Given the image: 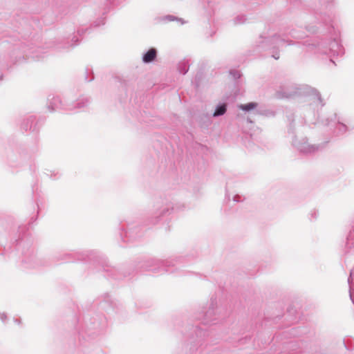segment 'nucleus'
<instances>
[{
    "label": "nucleus",
    "mask_w": 354,
    "mask_h": 354,
    "mask_svg": "<svg viewBox=\"0 0 354 354\" xmlns=\"http://www.w3.org/2000/svg\"><path fill=\"white\" fill-rule=\"evenodd\" d=\"M305 28L309 33L317 36L303 42L296 41L293 39H304L305 32L292 28L281 35L274 33L267 35L263 33L257 40L256 46L261 50L269 51L274 59H278L281 47L284 45H297L301 48L305 55H326L330 62L335 64L333 57L342 56L344 48L342 44L340 31L335 26L333 17L326 12H315L314 22L306 24Z\"/></svg>",
    "instance_id": "1"
},
{
    "label": "nucleus",
    "mask_w": 354,
    "mask_h": 354,
    "mask_svg": "<svg viewBox=\"0 0 354 354\" xmlns=\"http://www.w3.org/2000/svg\"><path fill=\"white\" fill-rule=\"evenodd\" d=\"M277 95L281 98H292L296 97H303L307 106H304L301 109V115L306 111L315 110L319 107H322L324 104L322 102L320 93L315 88L306 85H299L292 82H286L283 83L277 91ZM297 110V109H295Z\"/></svg>",
    "instance_id": "2"
},
{
    "label": "nucleus",
    "mask_w": 354,
    "mask_h": 354,
    "mask_svg": "<svg viewBox=\"0 0 354 354\" xmlns=\"http://www.w3.org/2000/svg\"><path fill=\"white\" fill-rule=\"evenodd\" d=\"M301 111L299 109L286 111L288 133L293 135L292 145L298 151L303 154H313L322 150L324 145L311 144L306 137L299 138L295 136L297 128L306 123V115H301Z\"/></svg>",
    "instance_id": "3"
},
{
    "label": "nucleus",
    "mask_w": 354,
    "mask_h": 354,
    "mask_svg": "<svg viewBox=\"0 0 354 354\" xmlns=\"http://www.w3.org/2000/svg\"><path fill=\"white\" fill-rule=\"evenodd\" d=\"M26 228V226L19 227L20 235L16 240L17 249L20 254L19 257L20 265L24 269L39 268L44 266L46 262L38 255L37 250L32 246L31 240L24 233Z\"/></svg>",
    "instance_id": "4"
},
{
    "label": "nucleus",
    "mask_w": 354,
    "mask_h": 354,
    "mask_svg": "<svg viewBox=\"0 0 354 354\" xmlns=\"http://www.w3.org/2000/svg\"><path fill=\"white\" fill-rule=\"evenodd\" d=\"M89 98L81 96L76 98L73 94L68 93L63 96L53 95L48 98L47 107L51 111H75L88 106Z\"/></svg>",
    "instance_id": "5"
},
{
    "label": "nucleus",
    "mask_w": 354,
    "mask_h": 354,
    "mask_svg": "<svg viewBox=\"0 0 354 354\" xmlns=\"http://www.w3.org/2000/svg\"><path fill=\"white\" fill-rule=\"evenodd\" d=\"M185 208L184 205L175 207L174 204L167 198L157 199L153 205V212L149 218L152 225L165 224L170 219V216L174 209L183 210Z\"/></svg>",
    "instance_id": "6"
},
{
    "label": "nucleus",
    "mask_w": 354,
    "mask_h": 354,
    "mask_svg": "<svg viewBox=\"0 0 354 354\" xmlns=\"http://www.w3.org/2000/svg\"><path fill=\"white\" fill-rule=\"evenodd\" d=\"M180 257H171L165 260L158 259H149L144 261L142 268L145 270L153 272L155 274L164 273H176L180 271L178 268H175L181 263Z\"/></svg>",
    "instance_id": "7"
},
{
    "label": "nucleus",
    "mask_w": 354,
    "mask_h": 354,
    "mask_svg": "<svg viewBox=\"0 0 354 354\" xmlns=\"http://www.w3.org/2000/svg\"><path fill=\"white\" fill-rule=\"evenodd\" d=\"M318 124L328 128L330 133L335 136H343L350 130L348 126L340 120L336 113H331L321 118Z\"/></svg>",
    "instance_id": "8"
},
{
    "label": "nucleus",
    "mask_w": 354,
    "mask_h": 354,
    "mask_svg": "<svg viewBox=\"0 0 354 354\" xmlns=\"http://www.w3.org/2000/svg\"><path fill=\"white\" fill-rule=\"evenodd\" d=\"M79 37L75 33L67 37L58 38L52 43L47 44V48H53L57 50H70L79 44Z\"/></svg>",
    "instance_id": "9"
},
{
    "label": "nucleus",
    "mask_w": 354,
    "mask_h": 354,
    "mask_svg": "<svg viewBox=\"0 0 354 354\" xmlns=\"http://www.w3.org/2000/svg\"><path fill=\"white\" fill-rule=\"evenodd\" d=\"M218 312L217 300L216 298L212 297L210 303L208 304V307L203 308L201 313V315L199 317H197V319L201 320L203 324L206 325L218 319Z\"/></svg>",
    "instance_id": "10"
},
{
    "label": "nucleus",
    "mask_w": 354,
    "mask_h": 354,
    "mask_svg": "<svg viewBox=\"0 0 354 354\" xmlns=\"http://www.w3.org/2000/svg\"><path fill=\"white\" fill-rule=\"evenodd\" d=\"M23 53L26 57H31L34 60L39 61L46 56L47 50L41 46H28L23 50Z\"/></svg>",
    "instance_id": "11"
},
{
    "label": "nucleus",
    "mask_w": 354,
    "mask_h": 354,
    "mask_svg": "<svg viewBox=\"0 0 354 354\" xmlns=\"http://www.w3.org/2000/svg\"><path fill=\"white\" fill-rule=\"evenodd\" d=\"M194 331L196 334L195 337H192L190 339V350L192 352L197 349V346L202 344V341L204 340L205 337L208 335V333L205 329L201 328L199 326H195Z\"/></svg>",
    "instance_id": "12"
},
{
    "label": "nucleus",
    "mask_w": 354,
    "mask_h": 354,
    "mask_svg": "<svg viewBox=\"0 0 354 354\" xmlns=\"http://www.w3.org/2000/svg\"><path fill=\"white\" fill-rule=\"evenodd\" d=\"M319 3L321 6V8L326 11L324 12L331 15L333 17V20L335 21V17L334 15L329 12H331L332 10H335L337 6H338V1L337 0H319ZM315 12H320V10H314L313 15L315 16ZM321 12H324L323 11H321ZM335 27L338 29L335 22L334 21Z\"/></svg>",
    "instance_id": "13"
},
{
    "label": "nucleus",
    "mask_w": 354,
    "mask_h": 354,
    "mask_svg": "<svg viewBox=\"0 0 354 354\" xmlns=\"http://www.w3.org/2000/svg\"><path fill=\"white\" fill-rule=\"evenodd\" d=\"M158 56V50L151 47L142 54V61L145 64H150L154 62Z\"/></svg>",
    "instance_id": "14"
},
{
    "label": "nucleus",
    "mask_w": 354,
    "mask_h": 354,
    "mask_svg": "<svg viewBox=\"0 0 354 354\" xmlns=\"http://www.w3.org/2000/svg\"><path fill=\"white\" fill-rule=\"evenodd\" d=\"M36 118L34 115H30L25 118L21 123V129L26 131L29 130L32 132L37 131V128L35 122Z\"/></svg>",
    "instance_id": "15"
},
{
    "label": "nucleus",
    "mask_w": 354,
    "mask_h": 354,
    "mask_svg": "<svg viewBox=\"0 0 354 354\" xmlns=\"http://www.w3.org/2000/svg\"><path fill=\"white\" fill-rule=\"evenodd\" d=\"M203 3L207 15L212 17L216 8L217 0H203Z\"/></svg>",
    "instance_id": "16"
},
{
    "label": "nucleus",
    "mask_w": 354,
    "mask_h": 354,
    "mask_svg": "<svg viewBox=\"0 0 354 354\" xmlns=\"http://www.w3.org/2000/svg\"><path fill=\"white\" fill-rule=\"evenodd\" d=\"M125 238L127 239V241H133L136 239L140 237L142 234L140 232V229L138 227H136L135 228L129 227L128 228L124 234Z\"/></svg>",
    "instance_id": "17"
},
{
    "label": "nucleus",
    "mask_w": 354,
    "mask_h": 354,
    "mask_svg": "<svg viewBox=\"0 0 354 354\" xmlns=\"http://www.w3.org/2000/svg\"><path fill=\"white\" fill-rule=\"evenodd\" d=\"M249 18L243 13H238L230 20V24L234 26L243 25L248 23Z\"/></svg>",
    "instance_id": "18"
},
{
    "label": "nucleus",
    "mask_w": 354,
    "mask_h": 354,
    "mask_svg": "<svg viewBox=\"0 0 354 354\" xmlns=\"http://www.w3.org/2000/svg\"><path fill=\"white\" fill-rule=\"evenodd\" d=\"M227 109V104L226 102L218 103L215 108V110L212 114L214 118H218L223 115Z\"/></svg>",
    "instance_id": "19"
},
{
    "label": "nucleus",
    "mask_w": 354,
    "mask_h": 354,
    "mask_svg": "<svg viewBox=\"0 0 354 354\" xmlns=\"http://www.w3.org/2000/svg\"><path fill=\"white\" fill-rule=\"evenodd\" d=\"M44 174L52 180L59 179L61 176V174L57 170H50L48 169H45L44 171Z\"/></svg>",
    "instance_id": "20"
},
{
    "label": "nucleus",
    "mask_w": 354,
    "mask_h": 354,
    "mask_svg": "<svg viewBox=\"0 0 354 354\" xmlns=\"http://www.w3.org/2000/svg\"><path fill=\"white\" fill-rule=\"evenodd\" d=\"M189 68L188 62L186 60L181 61L178 64V71L180 73L185 75Z\"/></svg>",
    "instance_id": "21"
},
{
    "label": "nucleus",
    "mask_w": 354,
    "mask_h": 354,
    "mask_svg": "<svg viewBox=\"0 0 354 354\" xmlns=\"http://www.w3.org/2000/svg\"><path fill=\"white\" fill-rule=\"evenodd\" d=\"M257 105L258 104L257 102H252L245 104H239L238 107L239 109L248 112L256 109L257 107Z\"/></svg>",
    "instance_id": "22"
},
{
    "label": "nucleus",
    "mask_w": 354,
    "mask_h": 354,
    "mask_svg": "<svg viewBox=\"0 0 354 354\" xmlns=\"http://www.w3.org/2000/svg\"><path fill=\"white\" fill-rule=\"evenodd\" d=\"M160 21H163V22H170V21H180L181 24H184V21L183 19L178 18L177 17H175V16L171 15H167L162 17L160 19Z\"/></svg>",
    "instance_id": "23"
},
{
    "label": "nucleus",
    "mask_w": 354,
    "mask_h": 354,
    "mask_svg": "<svg viewBox=\"0 0 354 354\" xmlns=\"http://www.w3.org/2000/svg\"><path fill=\"white\" fill-rule=\"evenodd\" d=\"M230 74L233 77L234 80L239 79L241 77V73L237 70H231Z\"/></svg>",
    "instance_id": "24"
},
{
    "label": "nucleus",
    "mask_w": 354,
    "mask_h": 354,
    "mask_svg": "<svg viewBox=\"0 0 354 354\" xmlns=\"http://www.w3.org/2000/svg\"><path fill=\"white\" fill-rule=\"evenodd\" d=\"M319 213L316 209H313L310 213V219L311 221L317 219L318 217Z\"/></svg>",
    "instance_id": "25"
},
{
    "label": "nucleus",
    "mask_w": 354,
    "mask_h": 354,
    "mask_svg": "<svg viewBox=\"0 0 354 354\" xmlns=\"http://www.w3.org/2000/svg\"><path fill=\"white\" fill-rule=\"evenodd\" d=\"M105 24L104 18H100L93 23L94 26L98 27Z\"/></svg>",
    "instance_id": "26"
},
{
    "label": "nucleus",
    "mask_w": 354,
    "mask_h": 354,
    "mask_svg": "<svg viewBox=\"0 0 354 354\" xmlns=\"http://www.w3.org/2000/svg\"><path fill=\"white\" fill-rule=\"evenodd\" d=\"M104 270L106 271V272H111V275H113V277H115V272H116V270L115 268H104Z\"/></svg>",
    "instance_id": "27"
},
{
    "label": "nucleus",
    "mask_w": 354,
    "mask_h": 354,
    "mask_svg": "<svg viewBox=\"0 0 354 354\" xmlns=\"http://www.w3.org/2000/svg\"><path fill=\"white\" fill-rule=\"evenodd\" d=\"M0 319L5 323L7 320V315L5 313H0Z\"/></svg>",
    "instance_id": "28"
},
{
    "label": "nucleus",
    "mask_w": 354,
    "mask_h": 354,
    "mask_svg": "<svg viewBox=\"0 0 354 354\" xmlns=\"http://www.w3.org/2000/svg\"><path fill=\"white\" fill-rule=\"evenodd\" d=\"M233 201L234 202L238 203V202L242 201L243 200L241 199V196H239V195H234L233 196Z\"/></svg>",
    "instance_id": "29"
},
{
    "label": "nucleus",
    "mask_w": 354,
    "mask_h": 354,
    "mask_svg": "<svg viewBox=\"0 0 354 354\" xmlns=\"http://www.w3.org/2000/svg\"><path fill=\"white\" fill-rule=\"evenodd\" d=\"M111 302V299L108 297L107 298H105L104 299V304H109ZM103 307L105 308V305H103Z\"/></svg>",
    "instance_id": "30"
},
{
    "label": "nucleus",
    "mask_w": 354,
    "mask_h": 354,
    "mask_svg": "<svg viewBox=\"0 0 354 354\" xmlns=\"http://www.w3.org/2000/svg\"><path fill=\"white\" fill-rule=\"evenodd\" d=\"M64 255V259L66 260V259H69V257H71V254H69V253H65Z\"/></svg>",
    "instance_id": "31"
},
{
    "label": "nucleus",
    "mask_w": 354,
    "mask_h": 354,
    "mask_svg": "<svg viewBox=\"0 0 354 354\" xmlns=\"http://www.w3.org/2000/svg\"><path fill=\"white\" fill-rule=\"evenodd\" d=\"M344 346L346 348V349H348V348H347V346H346V343H345L344 342Z\"/></svg>",
    "instance_id": "32"
},
{
    "label": "nucleus",
    "mask_w": 354,
    "mask_h": 354,
    "mask_svg": "<svg viewBox=\"0 0 354 354\" xmlns=\"http://www.w3.org/2000/svg\"><path fill=\"white\" fill-rule=\"evenodd\" d=\"M183 274H183V273H179V274H178V275H183Z\"/></svg>",
    "instance_id": "33"
}]
</instances>
